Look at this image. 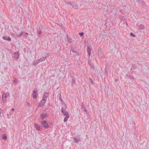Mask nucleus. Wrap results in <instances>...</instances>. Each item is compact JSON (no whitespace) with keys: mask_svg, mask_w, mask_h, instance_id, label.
Instances as JSON below:
<instances>
[{"mask_svg":"<svg viewBox=\"0 0 149 149\" xmlns=\"http://www.w3.org/2000/svg\"><path fill=\"white\" fill-rule=\"evenodd\" d=\"M41 123L43 126L46 128H47L49 127V125L47 122L45 120H43L41 122Z\"/></svg>","mask_w":149,"mask_h":149,"instance_id":"f257e3e1","label":"nucleus"},{"mask_svg":"<svg viewBox=\"0 0 149 149\" xmlns=\"http://www.w3.org/2000/svg\"><path fill=\"white\" fill-rule=\"evenodd\" d=\"M47 100H44L42 99V100L38 104V107H43L45 104V102Z\"/></svg>","mask_w":149,"mask_h":149,"instance_id":"f03ea898","label":"nucleus"},{"mask_svg":"<svg viewBox=\"0 0 149 149\" xmlns=\"http://www.w3.org/2000/svg\"><path fill=\"white\" fill-rule=\"evenodd\" d=\"M37 93L38 91L36 89H34L32 93L33 97V99H36L37 98L38 95Z\"/></svg>","mask_w":149,"mask_h":149,"instance_id":"7ed1b4c3","label":"nucleus"},{"mask_svg":"<svg viewBox=\"0 0 149 149\" xmlns=\"http://www.w3.org/2000/svg\"><path fill=\"white\" fill-rule=\"evenodd\" d=\"M69 4L71 5L72 7L74 9H77L78 8V5L74 2L72 3L69 2Z\"/></svg>","mask_w":149,"mask_h":149,"instance_id":"20e7f679","label":"nucleus"},{"mask_svg":"<svg viewBox=\"0 0 149 149\" xmlns=\"http://www.w3.org/2000/svg\"><path fill=\"white\" fill-rule=\"evenodd\" d=\"M7 96L5 93H3L2 95V99L3 102L4 103L6 102Z\"/></svg>","mask_w":149,"mask_h":149,"instance_id":"39448f33","label":"nucleus"},{"mask_svg":"<svg viewBox=\"0 0 149 149\" xmlns=\"http://www.w3.org/2000/svg\"><path fill=\"white\" fill-rule=\"evenodd\" d=\"M47 116L46 114L45 113H42L40 115V117L42 120L45 118Z\"/></svg>","mask_w":149,"mask_h":149,"instance_id":"423d86ee","label":"nucleus"},{"mask_svg":"<svg viewBox=\"0 0 149 149\" xmlns=\"http://www.w3.org/2000/svg\"><path fill=\"white\" fill-rule=\"evenodd\" d=\"M49 93L45 92L42 98L43 99L46 100V98L49 96Z\"/></svg>","mask_w":149,"mask_h":149,"instance_id":"0eeeda50","label":"nucleus"},{"mask_svg":"<svg viewBox=\"0 0 149 149\" xmlns=\"http://www.w3.org/2000/svg\"><path fill=\"white\" fill-rule=\"evenodd\" d=\"M2 38L4 40L9 41L10 42L11 41V38L8 36H3V37Z\"/></svg>","mask_w":149,"mask_h":149,"instance_id":"6e6552de","label":"nucleus"},{"mask_svg":"<svg viewBox=\"0 0 149 149\" xmlns=\"http://www.w3.org/2000/svg\"><path fill=\"white\" fill-rule=\"evenodd\" d=\"M137 2L143 6L145 5V3L143 0H136Z\"/></svg>","mask_w":149,"mask_h":149,"instance_id":"1a4fd4ad","label":"nucleus"},{"mask_svg":"<svg viewBox=\"0 0 149 149\" xmlns=\"http://www.w3.org/2000/svg\"><path fill=\"white\" fill-rule=\"evenodd\" d=\"M91 46H88L87 47V51L88 53V56H90L91 54Z\"/></svg>","mask_w":149,"mask_h":149,"instance_id":"9d476101","label":"nucleus"},{"mask_svg":"<svg viewBox=\"0 0 149 149\" xmlns=\"http://www.w3.org/2000/svg\"><path fill=\"white\" fill-rule=\"evenodd\" d=\"M14 56L16 59H17L19 56V52H16L14 54Z\"/></svg>","mask_w":149,"mask_h":149,"instance_id":"9b49d317","label":"nucleus"},{"mask_svg":"<svg viewBox=\"0 0 149 149\" xmlns=\"http://www.w3.org/2000/svg\"><path fill=\"white\" fill-rule=\"evenodd\" d=\"M34 125L35 128L37 130H40V127L39 125L37 123H35L34 124Z\"/></svg>","mask_w":149,"mask_h":149,"instance_id":"f8f14e48","label":"nucleus"},{"mask_svg":"<svg viewBox=\"0 0 149 149\" xmlns=\"http://www.w3.org/2000/svg\"><path fill=\"white\" fill-rule=\"evenodd\" d=\"M80 137H79L78 138H77L76 137H74L73 138L74 140V141L76 143H77L79 141H81L80 140Z\"/></svg>","mask_w":149,"mask_h":149,"instance_id":"ddd939ff","label":"nucleus"},{"mask_svg":"<svg viewBox=\"0 0 149 149\" xmlns=\"http://www.w3.org/2000/svg\"><path fill=\"white\" fill-rule=\"evenodd\" d=\"M47 57H42L40 58L39 60H38L39 62H41L42 61H44L45 60V59Z\"/></svg>","mask_w":149,"mask_h":149,"instance_id":"4468645a","label":"nucleus"},{"mask_svg":"<svg viewBox=\"0 0 149 149\" xmlns=\"http://www.w3.org/2000/svg\"><path fill=\"white\" fill-rule=\"evenodd\" d=\"M81 109H82L84 110L86 112H87V111L86 110V108L83 103H81Z\"/></svg>","mask_w":149,"mask_h":149,"instance_id":"2eb2a0df","label":"nucleus"},{"mask_svg":"<svg viewBox=\"0 0 149 149\" xmlns=\"http://www.w3.org/2000/svg\"><path fill=\"white\" fill-rule=\"evenodd\" d=\"M22 36L25 37L26 38H27V37L28 35V33H26L25 32H22Z\"/></svg>","mask_w":149,"mask_h":149,"instance_id":"dca6fc26","label":"nucleus"},{"mask_svg":"<svg viewBox=\"0 0 149 149\" xmlns=\"http://www.w3.org/2000/svg\"><path fill=\"white\" fill-rule=\"evenodd\" d=\"M103 51L101 50V48H99L98 49V54H101L103 55Z\"/></svg>","mask_w":149,"mask_h":149,"instance_id":"f3484780","label":"nucleus"},{"mask_svg":"<svg viewBox=\"0 0 149 149\" xmlns=\"http://www.w3.org/2000/svg\"><path fill=\"white\" fill-rule=\"evenodd\" d=\"M72 85L73 84H75L76 82L75 78L74 76H73L72 77Z\"/></svg>","mask_w":149,"mask_h":149,"instance_id":"a211bd4d","label":"nucleus"},{"mask_svg":"<svg viewBox=\"0 0 149 149\" xmlns=\"http://www.w3.org/2000/svg\"><path fill=\"white\" fill-rule=\"evenodd\" d=\"M136 65L135 64H133L132 65L131 70L132 71V70H134L136 68Z\"/></svg>","mask_w":149,"mask_h":149,"instance_id":"6ab92c4d","label":"nucleus"},{"mask_svg":"<svg viewBox=\"0 0 149 149\" xmlns=\"http://www.w3.org/2000/svg\"><path fill=\"white\" fill-rule=\"evenodd\" d=\"M2 138L3 140H6L7 139V137L6 134H3L2 137Z\"/></svg>","mask_w":149,"mask_h":149,"instance_id":"aec40b11","label":"nucleus"},{"mask_svg":"<svg viewBox=\"0 0 149 149\" xmlns=\"http://www.w3.org/2000/svg\"><path fill=\"white\" fill-rule=\"evenodd\" d=\"M67 40L68 41H69L70 42H72V39L71 38H70L68 36V35L67 34Z\"/></svg>","mask_w":149,"mask_h":149,"instance_id":"412c9836","label":"nucleus"},{"mask_svg":"<svg viewBox=\"0 0 149 149\" xmlns=\"http://www.w3.org/2000/svg\"><path fill=\"white\" fill-rule=\"evenodd\" d=\"M63 113L66 116H69L68 113V112L66 111H64Z\"/></svg>","mask_w":149,"mask_h":149,"instance_id":"4be33fe9","label":"nucleus"},{"mask_svg":"<svg viewBox=\"0 0 149 149\" xmlns=\"http://www.w3.org/2000/svg\"><path fill=\"white\" fill-rule=\"evenodd\" d=\"M139 28L141 29H144V26L142 24H140L139 26Z\"/></svg>","mask_w":149,"mask_h":149,"instance_id":"5701e85b","label":"nucleus"},{"mask_svg":"<svg viewBox=\"0 0 149 149\" xmlns=\"http://www.w3.org/2000/svg\"><path fill=\"white\" fill-rule=\"evenodd\" d=\"M69 116H66L64 118V122H66L67 121L68 119L69 118Z\"/></svg>","mask_w":149,"mask_h":149,"instance_id":"b1692460","label":"nucleus"},{"mask_svg":"<svg viewBox=\"0 0 149 149\" xmlns=\"http://www.w3.org/2000/svg\"><path fill=\"white\" fill-rule=\"evenodd\" d=\"M40 62L38 61H35L34 62H33V64L34 65H37Z\"/></svg>","mask_w":149,"mask_h":149,"instance_id":"393cba45","label":"nucleus"},{"mask_svg":"<svg viewBox=\"0 0 149 149\" xmlns=\"http://www.w3.org/2000/svg\"><path fill=\"white\" fill-rule=\"evenodd\" d=\"M130 35L134 37H136V35H135L133 33H130Z\"/></svg>","mask_w":149,"mask_h":149,"instance_id":"a878e982","label":"nucleus"},{"mask_svg":"<svg viewBox=\"0 0 149 149\" xmlns=\"http://www.w3.org/2000/svg\"><path fill=\"white\" fill-rule=\"evenodd\" d=\"M79 34L81 36H83L84 34V33L83 32L79 33Z\"/></svg>","mask_w":149,"mask_h":149,"instance_id":"bb28decb","label":"nucleus"},{"mask_svg":"<svg viewBox=\"0 0 149 149\" xmlns=\"http://www.w3.org/2000/svg\"><path fill=\"white\" fill-rule=\"evenodd\" d=\"M38 33L39 35H40L42 33L41 31L40 30H39L38 31Z\"/></svg>","mask_w":149,"mask_h":149,"instance_id":"cd10ccee","label":"nucleus"},{"mask_svg":"<svg viewBox=\"0 0 149 149\" xmlns=\"http://www.w3.org/2000/svg\"><path fill=\"white\" fill-rule=\"evenodd\" d=\"M107 67H106L105 68L104 70H105V72L106 74L107 75V72H108V70H107Z\"/></svg>","mask_w":149,"mask_h":149,"instance_id":"c85d7f7f","label":"nucleus"},{"mask_svg":"<svg viewBox=\"0 0 149 149\" xmlns=\"http://www.w3.org/2000/svg\"><path fill=\"white\" fill-rule=\"evenodd\" d=\"M90 69L91 70H94L95 69V68L93 66H91L90 67Z\"/></svg>","mask_w":149,"mask_h":149,"instance_id":"c756f323","label":"nucleus"},{"mask_svg":"<svg viewBox=\"0 0 149 149\" xmlns=\"http://www.w3.org/2000/svg\"><path fill=\"white\" fill-rule=\"evenodd\" d=\"M89 79L91 81V82L92 84H94V82L93 81L92 79L91 78H90Z\"/></svg>","mask_w":149,"mask_h":149,"instance_id":"7c9ffc66","label":"nucleus"},{"mask_svg":"<svg viewBox=\"0 0 149 149\" xmlns=\"http://www.w3.org/2000/svg\"><path fill=\"white\" fill-rule=\"evenodd\" d=\"M19 37H21L22 36V32L19 34L18 35Z\"/></svg>","mask_w":149,"mask_h":149,"instance_id":"2f4dec72","label":"nucleus"},{"mask_svg":"<svg viewBox=\"0 0 149 149\" xmlns=\"http://www.w3.org/2000/svg\"><path fill=\"white\" fill-rule=\"evenodd\" d=\"M59 99L61 102L63 101L61 97H60Z\"/></svg>","mask_w":149,"mask_h":149,"instance_id":"473e14b6","label":"nucleus"},{"mask_svg":"<svg viewBox=\"0 0 149 149\" xmlns=\"http://www.w3.org/2000/svg\"><path fill=\"white\" fill-rule=\"evenodd\" d=\"M26 105H28V106H31V105H30V104H29V103L28 102H26Z\"/></svg>","mask_w":149,"mask_h":149,"instance_id":"72a5a7b5","label":"nucleus"},{"mask_svg":"<svg viewBox=\"0 0 149 149\" xmlns=\"http://www.w3.org/2000/svg\"><path fill=\"white\" fill-rule=\"evenodd\" d=\"M17 79H15L13 81V82L14 83H16L17 82Z\"/></svg>","mask_w":149,"mask_h":149,"instance_id":"f704fd0d","label":"nucleus"},{"mask_svg":"<svg viewBox=\"0 0 149 149\" xmlns=\"http://www.w3.org/2000/svg\"><path fill=\"white\" fill-rule=\"evenodd\" d=\"M65 111L64 109H63V107H62L61 109V112L63 113V112Z\"/></svg>","mask_w":149,"mask_h":149,"instance_id":"c9c22d12","label":"nucleus"},{"mask_svg":"<svg viewBox=\"0 0 149 149\" xmlns=\"http://www.w3.org/2000/svg\"><path fill=\"white\" fill-rule=\"evenodd\" d=\"M119 11L120 12H121V13H123V11H122V9H120L119 10Z\"/></svg>","mask_w":149,"mask_h":149,"instance_id":"e433bc0d","label":"nucleus"},{"mask_svg":"<svg viewBox=\"0 0 149 149\" xmlns=\"http://www.w3.org/2000/svg\"><path fill=\"white\" fill-rule=\"evenodd\" d=\"M72 52H75V53H77V52H76V51H74V49H72Z\"/></svg>","mask_w":149,"mask_h":149,"instance_id":"4c0bfd02","label":"nucleus"},{"mask_svg":"<svg viewBox=\"0 0 149 149\" xmlns=\"http://www.w3.org/2000/svg\"><path fill=\"white\" fill-rule=\"evenodd\" d=\"M14 111V109L13 108H12L11 110V111Z\"/></svg>","mask_w":149,"mask_h":149,"instance_id":"58836bf2","label":"nucleus"},{"mask_svg":"<svg viewBox=\"0 0 149 149\" xmlns=\"http://www.w3.org/2000/svg\"><path fill=\"white\" fill-rule=\"evenodd\" d=\"M130 79H132V78L133 79V77H132L131 76H130Z\"/></svg>","mask_w":149,"mask_h":149,"instance_id":"ea45409f","label":"nucleus"},{"mask_svg":"<svg viewBox=\"0 0 149 149\" xmlns=\"http://www.w3.org/2000/svg\"><path fill=\"white\" fill-rule=\"evenodd\" d=\"M61 97V93H60V97Z\"/></svg>","mask_w":149,"mask_h":149,"instance_id":"a19ab883","label":"nucleus"},{"mask_svg":"<svg viewBox=\"0 0 149 149\" xmlns=\"http://www.w3.org/2000/svg\"><path fill=\"white\" fill-rule=\"evenodd\" d=\"M1 109H0V114H1Z\"/></svg>","mask_w":149,"mask_h":149,"instance_id":"79ce46f5","label":"nucleus"},{"mask_svg":"<svg viewBox=\"0 0 149 149\" xmlns=\"http://www.w3.org/2000/svg\"><path fill=\"white\" fill-rule=\"evenodd\" d=\"M112 7H113V8H114V6H113Z\"/></svg>","mask_w":149,"mask_h":149,"instance_id":"37998d69","label":"nucleus"},{"mask_svg":"<svg viewBox=\"0 0 149 149\" xmlns=\"http://www.w3.org/2000/svg\"><path fill=\"white\" fill-rule=\"evenodd\" d=\"M10 115H11V113H10Z\"/></svg>","mask_w":149,"mask_h":149,"instance_id":"c03bdc74","label":"nucleus"}]
</instances>
